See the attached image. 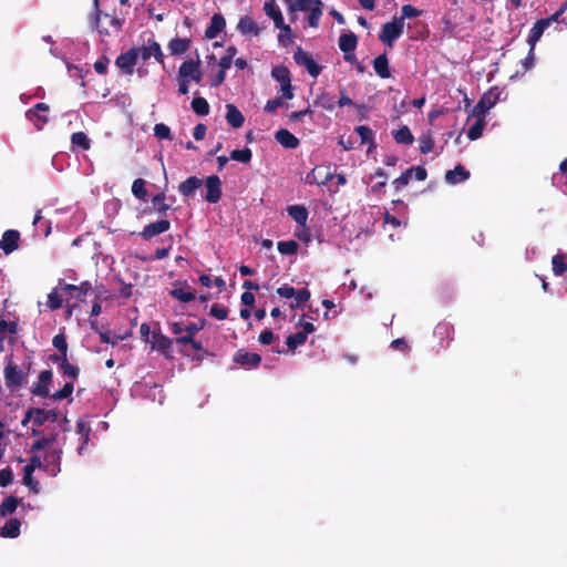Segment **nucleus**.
Returning <instances> with one entry per match:
<instances>
[{"label": "nucleus", "mask_w": 567, "mask_h": 567, "mask_svg": "<svg viewBox=\"0 0 567 567\" xmlns=\"http://www.w3.org/2000/svg\"><path fill=\"white\" fill-rule=\"evenodd\" d=\"M92 289V285L90 281H83L79 286L64 284L61 287V290L66 292L70 298H75L78 300H82L84 296Z\"/></svg>", "instance_id": "16"}, {"label": "nucleus", "mask_w": 567, "mask_h": 567, "mask_svg": "<svg viewBox=\"0 0 567 567\" xmlns=\"http://www.w3.org/2000/svg\"><path fill=\"white\" fill-rule=\"evenodd\" d=\"M252 153L251 150L248 147H245L243 150H234L230 153V159L237 161L244 164H247L251 161Z\"/></svg>", "instance_id": "47"}, {"label": "nucleus", "mask_w": 567, "mask_h": 567, "mask_svg": "<svg viewBox=\"0 0 567 567\" xmlns=\"http://www.w3.org/2000/svg\"><path fill=\"white\" fill-rule=\"evenodd\" d=\"M553 274L557 277L563 276L567 271V256L558 252L551 258Z\"/></svg>", "instance_id": "30"}, {"label": "nucleus", "mask_w": 567, "mask_h": 567, "mask_svg": "<svg viewBox=\"0 0 567 567\" xmlns=\"http://www.w3.org/2000/svg\"><path fill=\"white\" fill-rule=\"evenodd\" d=\"M193 111L200 116L207 115L209 113V104L204 97H195L192 101Z\"/></svg>", "instance_id": "46"}, {"label": "nucleus", "mask_w": 567, "mask_h": 567, "mask_svg": "<svg viewBox=\"0 0 567 567\" xmlns=\"http://www.w3.org/2000/svg\"><path fill=\"white\" fill-rule=\"evenodd\" d=\"M140 49L138 47H133L128 49L126 52L120 54L115 60V65L127 75H132L134 72V68L140 58Z\"/></svg>", "instance_id": "3"}, {"label": "nucleus", "mask_w": 567, "mask_h": 567, "mask_svg": "<svg viewBox=\"0 0 567 567\" xmlns=\"http://www.w3.org/2000/svg\"><path fill=\"white\" fill-rule=\"evenodd\" d=\"M271 76L281 84L291 82V74L287 66L277 65L271 70Z\"/></svg>", "instance_id": "37"}, {"label": "nucleus", "mask_w": 567, "mask_h": 567, "mask_svg": "<svg viewBox=\"0 0 567 567\" xmlns=\"http://www.w3.org/2000/svg\"><path fill=\"white\" fill-rule=\"evenodd\" d=\"M33 412V426L40 427L47 422L45 410L40 408H32Z\"/></svg>", "instance_id": "57"}, {"label": "nucleus", "mask_w": 567, "mask_h": 567, "mask_svg": "<svg viewBox=\"0 0 567 567\" xmlns=\"http://www.w3.org/2000/svg\"><path fill=\"white\" fill-rule=\"evenodd\" d=\"M404 29L403 18L394 17L392 21L383 24L382 30L379 34V39L386 44L389 48H392L394 42L401 37Z\"/></svg>", "instance_id": "1"}, {"label": "nucleus", "mask_w": 567, "mask_h": 567, "mask_svg": "<svg viewBox=\"0 0 567 567\" xmlns=\"http://www.w3.org/2000/svg\"><path fill=\"white\" fill-rule=\"evenodd\" d=\"M20 246V233L16 229H8L2 234L0 239V249L10 255L16 251Z\"/></svg>", "instance_id": "10"}, {"label": "nucleus", "mask_w": 567, "mask_h": 567, "mask_svg": "<svg viewBox=\"0 0 567 567\" xmlns=\"http://www.w3.org/2000/svg\"><path fill=\"white\" fill-rule=\"evenodd\" d=\"M419 150L421 154H429L434 147V140L430 132L423 134L419 138Z\"/></svg>", "instance_id": "44"}, {"label": "nucleus", "mask_w": 567, "mask_h": 567, "mask_svg": "<svg viewBox=\"0 0 567 567\" xmlns=\"http://www.w3.org/2000/svg\"><path fill=\"white\" fill-rule=\"evenodd\" d=\"M190 47V40L189 39H182V38H175L172 39L168 43V50L172 55H181L184 54L186 51H188Z\"/></svg>", "instance_id": "29"}, {"label": "nucleus", "mask_w": 567, "mask_h": 567, "mask_svg": "<svg viewBox=\"0 0 567 567\" xmlns=\"http://www.w3.org/2000/svg\"><path fill=\"white\" fill-rule=\"evenodd\" d=\"M264 10L265 13L274 20L276 28L289 35L291 34V28L288 24H285L282 13L277 7L275 0H267L264 4Z\"/></svg>", "instance_id": "7"}, {"label": "nucleus", "mask_w": 567, "mask_h": 567, "mask_svg": "<svg viewBox=\"0 0 567 567\" xmlns=\"http://www.w3.org/2000/svg\"><path fill=\"white\" fill-rule=\"evenodd\" d=\"M209 315L218 320H225L228 316V310L226 307L215 303L212 306Z\"/></svg>", "instance_id": "56"}, {"label": "nucleus", "mask_w": 567, "mask_h": 567, "mask_svg": "<svg viewBox=\"0 0 567 567\" xmlns=\"http://www.w3.org/2000/svg\"><path fill=\"white\" fill-rule=\"evenodd\" d=\"M56 436V433H52L49 436H41L31 445V452H40L44 449L50 447L55 442Z\"/></svg>", "instance_id": "38"}, {"label": "nucleus", "mask_w": 567, "mask_h": 567, "mask_svg": "<svg viewBox=\"0 0 567 567\" xmlns=\"http://www.w3.org/2000/svg\"><path fill=\"white\" fill-rule=\"evenodd\" d=\"M293 60L298 65H303L308 73L312 78H318L322 71V66L319 65L311 55L303 51L300 47L293 53Z\"/></svg>", "instance_id": "4"}, {"label": "nucleus", "mask_w": 567, "mask_h": 567, "mask_svg": "<svg viewBox=\"0 0 567 567\" xmlns=\"http://www.w3.org/2000/svg\"><path fill=\"white\" fill-rule=\"evenodd\" d=\"M205 188L206 194L204 199L209 204H216L220 200L223 190H221V181L218 175H210L205 179Z\"/></svg>", "instance_id": "6"}, {"label": "nucleus", "mask_w": 567, "mask_h": 567, "mask_svg": "<svg viewBox=\"0 0 567 567\" xmlns=\"http://www.w3.org/2000/svg\"><path fill=\"white\" fill-rule=\"evenodd\" d=\"M33 472L31 467L23 468V478L22 482L25 486H28L32 492L38 493L39 482L33 480Z\"/></svg>", "instance_id": "50"}, {"label": "nucleus", "mask_w": 567, "mask_h": 567, "mask_svg": "<svg viewBox=\"0 0 567 567\" xmlns=\"http://www.w3.org/2000/svg\"><path fill=\"white\" fill-rule=\"evenodd\" d=\"M20 499L13 495L7 496L0 504V516L6 517L16 512Z\"/></svg>", "instance_id": "32"}, {"label": "nucleus", "mask_w": 567, "mask_h": 567, "mask_svg": "<svg viewBox=\"0 0 567 567\" xmlns=\"http://www.w3.org/2000/svg\"><path fill=\"white\" fill-rule=\"evenodd\" d=\"M307 340V337L301 331H298L296 333H291L287 337L286 344L288 346L289 350L293 351L299 346L303 344Z\"/></svg>", "instance_id": "45"}, {"label": "nucleus", "mask_w": 567, "mask_h": 567, "mask_svg": "<svg viewBox=\"0 0 567 567\" xmlns=\"http://www.w3.org/2000/svg\"><path fill=\"white\" fill-rule=\"evenodd\" d=\"M62 450H51L44 456V470L55 476L61 471Z\"/></svg>", "instance_id": "14"}, {"label": "nucleus", "mask_w": 567, "mask_h": 567, "mask_svg": "<svg viewBox=\"0 0 567 567\" xmlns=\"http://www.w3.org/2000/svg\"><path fill=\"white\" fill-rule=\"evenodd\" d=\"M169 295L181 302L187 303L196 298L194 290H185L184 288L174 287L169 290Z\"/></svg>", "instance_id": "36"}, {"label": "nucleus", "mask_w": 567, "mask_h": 567, "mask_svg": "<svg viewBox=\"0 0 567 567\" xmlns=\"http://www.w3.org/2000/svg\"><path fill=\"white\" fill-rule=\"evenodd\" d=\"M276 141L286 148H297L299 140L286 128H280L275 134Z\"/></svg>", "instance_id": "21"}, {"label": "nucleus", "mask_w": 567, "mask_h": 567, "mask_svg": "<svg viewBox=\"0 0 567 567\" xmlns=\"http://www.w3.org/2000/svg\"><path fill=\"white\" fill-rule=\"evenodd\" d=\"M373 69L381 79H389L391 76L389 59L385 53L378 55L373 60Z\"/></svg>", "instance_id": "25"}, {"label": "nucleus", "mask_w": 567, "mask_h": 567, "mask_svg": "<svg viewBox=\"0 0 567 567\" xmlns=\"http://www.w3.org/2000/svg\"><path fill=\"white\" fill-rule=\"evenodd\" d=\"M470 178V172L461 164H457L454 169L445 173V181L449 184H457Z\"/></svg>", "instance_id": "22"}, {"label": "nucleus", "mask_w": 567, "mask_h": 567, "mask_svg": "<svg viewBox=\"0 0 567 567\" xmlns=\"http://www.w3.org/2000/svg\"><path fill=\"white\" fill-rule=\"evenodd\" d=\"M165 198L164 193H158L152 197L153 208L159 215L165 214L171 208V205L165 203Z\"/></svg>", "instance_id": "42"}, {"label": "nucleus", "mask_w": 567, "mask_h": 567, "mask_svg": "<svg viewBox=\"0 0 567 567\" xmlns=\"http://www.w3.org/2000/svg\"><path fill=\"white\" fill-rule=\"evenodd\" d=\"M59 370L64 377L71 379L72 382L76 380L80 374L79 367L71 364L68 359L61 362Z\"/></svg>", "instance_id": "40"}, {"label": "nucleus", "mask_w": 567, "mask_h": 567, "mask_svg": "<svg viewBox=\"0 0 567 567\" xmlns=\"http://www.w3.org/2000/svg\"><path fill=\"white\" fill-rule=\"evenodd\" d=\"M171 228V221L167 219H159L154 223L147 224L143 230L140 233V236L144 240H150L155 236H158L163 233H166Z\"/></svg>", "instance_id": "11"}, {"label": "nucleus", "mask_w": 567, "mask_h": 567, "mask_svg": "<svg viewBox=\"0 0 567 567\" xmlns=\"http://www.w3.org/2000/svg\"><path fill=\"white\" fill-rule=\"evenodd\" d=\"M310 291L307 288L299 290L295 289L293 298L297 300V305H291V308L298 307L300 303L307 302L310 299Z\"/></svg>", "instance_id": "58"}, {"label": "nucleus", "mask_w": 567, "mask_h": 567, "mask_svg": "<svg viewBox=\"0 0 567 567\" xmlns=\"http://www.w3.org/2000/svg\"><path fill=\"white\" fill-rule=\"evenodd\" d=\"M288 214L299 225H305L307 223L308 210L303 206H289Z\"/></svg>", "instance_id": "33"}, {"label": "nucleus", "mask_w": 567, "mask_h": 567, "mask_svg": "<svg viewBox=\"0 0 567 567\" xmlns=\"http://www.w3.org/2000/svg\"><path fill=\"white\" fill-rule=\"evenodd\" d=\"M454 332V328L449 322H440L434 329V334L437 337L446 336V342L441 343L442 347H447L450 342L452 341V334Z\"/></svg>", "instance_id": "34"}, {"label": "nucleus", "mask_w": 567, "mask_h": 567, "mask_svg": "<svg viewBox=\"0 0 567 567\" xmlns=\"http://www.w3.org/2000/svg\"><path fill=\"white\" fill-rule=\"evenodd\" d=\"M483 128H484V124L482 121H477L475 124H473L468 132H467V137L472 141H475L477 140L478 137L482 136V133H483Z\"/></svg>", "instance_id": "59"}, {"label": "nucleus", "mask_w": 567, "mask_h": 567, "mask_svg": "<svg viewBox=\"0 0 567 567\" xmlns=\"http://www.w3.org/2000/svg\"><path fill=\"white\" fill-rule=\"evenodd\" d=\"M199 65V60H188L183 62L178 69V78L192 79L193 81L198 83L202 80V72Z\"/></svg>", "instance_id": "12"}, {"label": "nucleus", "mask_w": 567, "mask_h": 567, "mask_svg": "<svg viewBox=\"0 0 567 567\" xmlns=\"http://www.w3.org/2000/svg\"><path fill=\"white\" fill-rule=\"evenodd\" d=\"M21 523L18 518H10L0 527V536L3 538H17L20 535Z\"/></svg>", "instance_id": "23"}, {"label": "nucleus", "mask_w": 567, "mask_h": 567, "mask_svg": "<svg viewBox=\"0 0 567 567\" xmlns=\"http://www.w3.org/2000/svg\"><path fill=\"white\" fill-rule=\"evenodd\" d=\"M412 177V171L403 172L398 178L394 179L393 184L395 185V189L399 190L402 187L406 186Z\"/></svg>", "instance_id": "62"}, {"label": "nucleus", "mask_w": 567, "mask_h": 567, "mask_svg": "<svg viewBox=\"0 0 567 567\" xmlns=\"http://www.w3.org/2000/svg\"><path fill=\"white\" fill-rule=\"evenodd\" d=\"M13 478L12 470L8 466L6 468L0 470V486L7 487Z\"/></svg>", "instance_id": "63"}, {"label": "nucleus", "mask_w": 567, "mask_h": 567, "mask_svg": "<svg viewBox=\"0 0 567 567\" xmlns=\"http://www.w3.org/2000/svg\"><path fill=\"white\" fill-rule=\"evenodd\" d=\"M357 45L358 37L353 32L342 33L339 37V48L343 53H351V51L355 50Z\"/></svg>", "instance_id": "26"}, {"label": "nucleus", "mask_w": 567, "mask_h": 567, "mask_svg": "<svg viewBox=\"0 0 567 567\" xmlns=\"http://www.w3.org/2000/svg\"><path fill=\"white\" fill-rule=\"evenodd\" d=\"M27 374L11 360L4 367L6 386L11 391L18 390L24 382Z\"/></svg>", "instance_id": "2"}, {"label": "nucleus", "mask_w": 567, "mask_h": 567, "mask_svg": "<svg viewBox=\"0 0 567 567\" xmlns=\"http://www.w3.org/2000/svg\"><path fill=\"white\" fill-rule=\"evenodd\" d=\"M225 27L226 20L223 14L215 13L210 19L209 25L205 30V38L208 40L217 38V35L225 29Z\"/></svg>", "instance_id": "15"}, {"label": "nucleus", "mask_w": 567, "mask_h": 567, "mask_svg": "<svg viewBox=\"0 0 567 567\" xmlns=\"http://www.w3.org/2000/svg\"><path fill=\"white\" fill-rule=\"evenodd\" d=\"M225 117H226L227 123L234 128L241 127L245 122V116L243 115L240 110L231 103L226 104V116Z\"/></svg>", "instance_id": "19"}, {"label": "nucleus", "mask_w": 567, "mask_h": 567, "mask_svg": "<svg viewBox=\"0 0 567 567\" xmlns=\"http://www.w3.org/2000/svg\"><path fill=\"white\" fill-rule=\"evenodd\" d=\"M354 131L359 135L362 145L369 144V151L375 148L374 134L368 125H359L354 127Z\"/></svg>", "instance_id": "28"}, {"label": "nucleus", "mask_w": 567, "mask_h": 567, "mask_svg": "<svg viewBox=\"0 0 567 567\" xmlns=\"http://www.w3.org/2000/svg\"><path fill=\"white\" fill-rule=\"evenodd\" d=\"M237 30L241 34H251V35H258L260 32V29L258 24L254 21L252 18L245 16L241 17L237 23Z\"/></svg>", "instance_id": "24"}, {"label": "nucleus", "mask_w": 567, "mask_h": 567, "mask_svg": "<svg viewBox=\"0 0 567 567\" xmlns=\"http://www.w3.org/2000/svg\"><path fill=\"white\" fill-rule=\"evenodd\" d=\"M53 373L51 370H43L39 374V382L33 384L31 393L35 396L48 398L50 395V384Z\"/></svg>", "instance_id": "8"}, {"label": "nucleus", "mask_w": 567, "mask_h": 567, "mask_svg": "<svg viewBox=\"0 0 567 567\" xmlns=\"http://www.w3.org/2000/svg\"><path fill=\"white\" fill-rule=\"evenodd\" d=\"M140 55L143 59V61H147L151 56H154V59L161 63L164 64V54L161 49L159 43L155 39H148L146 44L138 48Z\"/></svg>", "instance_id": "9"}, {"label": "nucleus", "mask_w": 567, "mask_h": 567, "mask_svg": "<svg viewBox=\"0 0 567 567\" xmlns=\"http://www.w3.org/2000/svg\"><path fill=\"white\" fill-rule=\"evenodd\" d=\"M547 28V20L543 19L537 20L532 27L527 38V43L529 47H532V51H535L536 43L540 40Z\"/></svg>", "instance_id": "20"}, {"label": "nucleus", "mask_w": 567, "mask_h": 567, "mask_svg": "<svg viewBox=\"0 0 567 567\" xmlns=\"http://www.w3.org/2000/svg\"><path fill=\"white\" fill-rule=\"evenodd\" d=\"M173 340L164 336L159 330L154 331L152 336V349L161 351L163 354L168 357L172 349Z\"/></svg>", "instance_id": "18"}, {"label": "nucleus", "mask_w": 567, "mask_h": 567, "mask_svg": "<svg viewBox=\"0 0 567 567\" xmlns=\"http://www.w3.org/2000/svg\"><path fill=\"white\" fill-rule=\"evenodd\" d=\"M49 110L50 106L47 103L40 102L25 112V117L40 131L49 122L48 116L41 113L48 112Z\"/></svg>", "instance_id": "5"}, {"label": "nucleus", "mask_w": 567, "mask_h": 567, "mask_svg": "<svg viewBox=\"0 0 567 567\" xmlns=\"http://www.w3.org/2000/svg\"><path fill=\"white\" fill-rule=\"evenodd\" d=\"M110 63V59L103 55L100 60L94 63V70L96 73L105 75L107 73V65Z\"/></svg>", "instance_id": "64"}, {"label": "nucleus", "mask_w": 567, "mask_h": 567, "mask_svg": "<svg viewBox=\"0 0 567 567\" xmlns=\"http://www.w3.org/2000/svg\"><path fill=\"white\" fill-rule=\"evenodd\" d=\"M298 243L295 240L278 241L277 249L282 255H293L298 250Z\"/></svg>", "instance_id": "49"}, {"label": "nucleus", "mask_w": 567, "mask_h": 567, "mask_svg": "<svg viewBox=\"0 0 567 567\" xmlns=\"http://www.w3.org/2000/svg\"><path fill=\"white\" fill-rule=\"evenodd\" d=\"M102 17L110 18V24L113 28V31L118 33L122 30L125 19L120 18L117 14H109L102 11Z\"/></svg>", "instance_id": "53"}, {"label": "nucleus", "mask_w": 567, "mask_h": 567, "mask_svg": "<svg viewBox=\"0 0 567 567\" xmlns=\"http://www.w3.org/2000/svg\"><path fill=\"white\" fill-rule=\"evenodd\" d=\"M233 360L235 363L245 368H258L261 362V357L256 352L240 349L234 354Z\"/></svg>", "instance_id": "13"}, {"label": "nucleus", "mask_w": 567, "mask_h": 567, "mask_svg": "<svg viewBox=\"0 0 567 567\" xmlns=\"http://www.w3.org/2000/svg\"><path fill=\"white\" fill-rule=\"evenodd\" d=\"M317 174H320V167H316L311 172V175L315 178V183L318 185H327L334 177V174L330 171H327L324 175H321L320 179L317 177Z\"/></svg>", "instance_id": "54"}, {"label": "nucleus", "mask_w": 567, "mask_h": 567, "mask_svg": "<svg viewBox=\"0 0 567 567\" xmlns=\"http://www.w3.org/2000/svg\"><path fill=\"white\" fill-rule=\"evenodd\" d=\"M401 12H402V16L400 18H403V20L404 19L416 18V17L422 14L421 10L414 8L411 4L403 6L402 9H401Z\"/></svg>", "instance_id": "61"}, {"label": "nucleus", "mask_w": 567, "mask_h": 567, "mask_svg": "<svg viewBox=\"0 0 567 567\" xmlns=\"http://www.w3.org/2000/svg\"><path fill=\"white\" fill-rule=\"evenodd\" d=\"M393 138L399 144L410 145L414 142V136L406 125L401 126L393 133Z\"/></svg>", "instance_id": "35"}, {"label": "nucleus", "mask_w": 567, "mask_h": 567, "mask_svg": "<svg viewBox=\"0 0 567 567\" xmlns=\"http://www.w3.org/2000/svg\"><path fill=\"white\" fill-rule=\"evenodd\" d=\"M204 181L197 176H189L178 185V192L184 197L194 196L195 192L203 186Z\"/></svg>", "instance_id": "17"}, {"label": "nucleus", "mask_w": 567, "mask_h": 567, "mask_svg": "<svg viewBox=\"0 0 567 567\" xmlns=\"http://www.w3.org/2000/svg\"><path fill=\"white\" fill-rule=\"evenodd\" d=\"M73 390H74L73 382L72 381L66 382L61 390H58L52 394V399H54L56 401L68 399L73 393Z\"/></svg>", "instance_id": "51"}, {"label": "nucleus", "mask_w": 567, "mask_h": 567, "mask_svg": "<svg viewBox=\"0 0 567 567\" xmlns=\"http://www.w3.org/2000/svg\"><path fill=\"white\" fill-rule=\"evenodd\" d=\"M93 13L91 16V24L101 35L109 37L111 32L109 29L100 27V20L102 18V10L100 9V0H93Z\"/></svg>", "instance_id": "27"}, {"label": "nucleus", "mask_w": 567, "mask_h": 567, "mask_svg": "<svg viewBox=\"0 0 567 567\" xmlns=\"http://www.w3.org/2000/svg\"><path fill=\"white\" fill-rule=\"evenodd\" d=\"M154 135L158 140H168V141L173 140V136L171 134V128L164 123H158L154 126Z\"/></svg>", "instance_id": "52"}, {"label": "nucleus", "mask_w": 567, "mask_h": 567, "mask_svg": "<svg viewBox=\"0 0 567 567\" xmlns=\"http://www.w3.org/2000/svg\"><path fill=\"white\" fill-rule=\"evenodd\" d=\"M53 347L60 352L62 361L68 359V342L65 336L63 333H59L53 337L52 340Z\"/></svg>", "instance_id": "41"}, {"label": "nucleus", "mask_w": 567, "mask_h": 567, "mask_svg": "<svg viewBox=\"0 0 567 567\" xmlns=\"http://www.w3.org/2000/svg\"><path fill=\"white\" fill-rule=\"evenodd\" d=\"M309 17L308 22L311 28H318L320 18L322 16V2L320 0L315 1L310 8H308Z\"/></svg>", "instance_id": "31"}, {"label": "nucleus", "mask_w": 567, "mask_h": 567, "mask_svg": "<svg viewBox=\"0 0 567 567\" xmlns=\"http://www.w3.org/2000/svg\"><path fill=\"white\" fill-rule=\"evenodd\" d=\"M132 194L138 199H145L147 195L146 182L143 178H136L132 184Z\"/></svg>", "instance_id": "48"}, {"label": "nucleus", "mask_w": 567, "mask_h": 567, "mask_svg": "<svg viewBox=\"0 0 567 567\" xmlns=\"http://www.w3.org/2000/svg\"><path fill=\"white\" fill-rule=\"evenodd\" d=\"M501 91L497 86L491 87L487 92H485L481 100L484 101L487 107L492 109L499 100Z\"/></svg>", "instance_id": "43"}, {"label": "nucleus", "mask_w": 567, "mask_h": 567, "mask_svg": "<svg viewBox=\"0 0 567 567\" xmlns=\"http://www.w3.org/2000/svg\"><path fill=\"white\" fill-rule=\"evenodd\" d=\"M18 323L16 321L0 320V333L16 334Z\"/></svg>", "instance_id": "60"}, {"label": "nucleus", "mask_w": 567, "mask_h": 567, "mask_svg": "<svg viewBox=\"0 0 567 567\" xmlns=\"http://www.w3.org/2000/svg\"><path fill=\"white\" fill-rule=\"evenodd\" d=\"M71 143H72V145L78 146L79 148H81L83 151H87L91 147L90 138L82 131L75 132L71 135Z\"/></svg>", "instance_id": "39"}, {"label": "nucleus", "mask_w": 567, "mask_h": 567, "mask_svg": "<svg viewBox=\"0 0 567 567\" xmlns=\"http://www.w3.org/2000/svg\"><path fill=\"white\" fill-rule=\"evenodd\" d=\"M62 305H63V299L55 290H53L52 292H50L48 295V307L50 309L58 310L62 307Z\"/></svg>", "instance_id": "55"}]
</instances>
